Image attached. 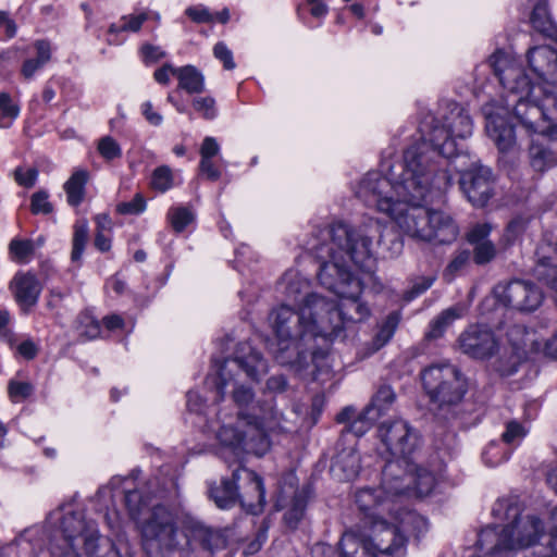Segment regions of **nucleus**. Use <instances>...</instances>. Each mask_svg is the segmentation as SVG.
<instances>
[{"instance_id": "1", "label": "nucleus", "mask_w": 557, "mask_h": 557, "mask_svg": "<svg viewBox=\"0 0 557 557\" xmlns=\"http://www.w3.org/2000/svg\"><path fill=\"white\" fill-rule=\"evenodd\" d=\"M382 170L386 173L369 172L358 185L356 196L366 206L388 215L403 234L416 240L449 245L458 238L460 227L450 211L422 206L433 193L451 186L450 170H419L421 177H410L405 168L389 163H382Z\"/></svg>"}, {"instance_id": "2", "label": "nucleus", "mask_w": 557, "mask_h": 557, "mask_svg": "<svg viewBox=\"0 0 557 557\" xmlns=\"http://www.w3.org/2000/svg\"><path fill=\"white\" fill-rule=\"evenodd\" d=\"M216 374L207 379V384L215 388V401L224 399L225 389L233 384L232 399L239 409L234 421H226L221 411L210 409L215 413L214 419H206L205 428L215 434L223 448L228 449L236 458L243 454L256 456L265 455L271 442L269 432H286L282 412L274 408H259L260 414L247 413L246 409H256L255 393L251 387L237 384L233 377L234 369H242L248 377L259 381L268 372L267 360L255 350L249 343L238 344L235 356L216 364Z\"/></svg>"}, {"instance_id": "3", "label": "nucleus", "mask_w": 557, "mask_h": 557, "mask_svg": "<svg viewBox=\"0 0 557 557\" xmlns=\"http://www.w3.org/2000/svg\"><path fill=\"white\" fill-rule=\"evenodd\" d=\"M283 283L286 299L297 309L282 304L269 315L276 338L274 358L296 372L307 370L312 363L313 379L320 380L331 368L326 351L315 349L313 342L318 337L327 339L333 330L330 320H324L322 314L327 305L323 295L310 290V281L297 272L285 273Z\"/></svg>"}, {"instance_id": "4", "label": "nucleus", "mask_w": 557, "mask_h": 557, "mask_svg": "<svg viewBox=\"0 0 557 557\" xmlns=\"http://www.w3.org/2000/svg\"><path fill=\"white\" fill-rule=\"evenodd\" d=\"M500 85L511 99L506 100L515 116L530 133L529 158L531 166L544 172L557 164V124L548 119L547 111L557 100L552 90L537 85L523 65L509 52L498 49L488 59Z\"/></svg>"}, {"instance_id": "5", "label": "nucleus", "mask_w": 557, "mask_h": 557, "mask_svg": "<svg viewBox=\"0 0 557 557\" xmlns=\"http://www.w3.org/2000/svg\"><path fill=\"white\" fill-rule=\"evenodd\" d=\"M472 119L457 102L447 101L440 117L424 120L420 136L405 151L403 160L393 165L406 169L410 177H419V170L442 172L450 170V160L458 156L457 139L472 135Z\"/></svg>"}, {"instance_id": "6", "label": "nucleus", "mask_w": 557, "mask_h": 557, "mask_svg": "<svg viewBox=\"0 0 557 557\" xmlns=\"http://www.w3.org/2000/svg\"><path fill=\"white\" fill-rule=\"evenodd\" d=\"M182 529L184 535L180 540L172 511L164 506H154L141 524L143 548L147 556L190 557V552L197 546L213 552L226 544L221 532L191 515L184 516Z\"/></svg>"}, {"instance_id": "7", "label": "nucleus", "mask_w": 557, "mask_h": 557, "mask_svg": "<svg viewBox=\"0 0 557 557\" xmlns=\"http://www.w3.org/2000/svg\"><path fill=\"white\" fill-rule=\"evenodd\" d=\"M492 513L504 524L484 528L476 542L492 555L513 557L518 550L536 545L544 536L543 521L534 515L523 516L517 498L498 499Z\"/></svg>"}, {"instance_id": "8", "label": "nucleus", "mask_w": 557, "mask_h": 557, "mask_svg": "<svg viewBox=\"0 0 557 557\" xmlns=\"http://www.w3.org/2000/svg\"><path fill=\"white\" fill-rule=\"evenodd\" d=\"M385 225L373 218L357 226L336 222L325 230V238L347 261L370 270L384 237Z\"/></svg>"}, {"instance_id": "9", "label": "nucleus", "mask_w": 557, "mask_h": 557, "mask_svg": "<svg viewBox=\"0 0 557 557\" xmlns=\"http://www.w3.org/2000/svg\"><path fill=\"white\" fill-rule=\"evenodd\" d=\"M421 379L431 405L443 417L462 401L468 391L467 377L449 362L431 364L422 371Z\"/></svg>"}, {"instance_id": "10", "label": "nucleus", "mask_w": 557, "mask_h": 557, "mask_svg": "<svg viewBox=\"0 0 557 557\" xmlns=\"http://www.w3.org/2000/svg\"><path fill=\"white\" fill-rule=\"evenodd\" d=\"M211 498L221 509L232 508L237 500L251 515H258L265 505L263 480L252 470L239 467L232 479H224L219 486L210 490Z\"/></svg>"}, {"instance_id": "11", "label": "nucleus", "mask_w": 557, "mask_h": 557, "mask_svg": "<svg viewBox=\"0 0 557 557\" xmlns=\"http://www.w3.org/2000/svg\"><path fill=\"white\" fill-rule=\"evenodd\" d=\"M377 436L386 451L392 456L383 468L385 482L395 483L404 466L410 460L419 446V433L406 420L384 421L379 425Z\"/></svg>"}, {"instance_id": "12", "label": "nucleus", "mask_w": 557, "mask_h": 557, "mask_svg": "<svg viewBox=\"0 0 557 557\" xmlns=\"http://www.w3.org/2000/svg\"><path fill=\"white\" fill-rule=\"evenodd\" d=\"M61 519L60 542L54 540L49 547L50 557H81L76 548L82 542L88 552L92 550L98 540V531L92 521H85L81 510H74L72 505H63L51 512L49 519ZM39 557H45L41 552Z\"/></svg>"}, {"instance_id": "13", "label": "nucleus", "mask_w": 557, "mask_h": 557, "mask_svg": "<svg viewBox=\"0 0 557 557\" xmlns=\"http://www.w3.org/2000/svg\"><path fill=\"white\" fill-rule=\"evenodd\" d=\"M363 285L361 281L350 282V287L345 289L346 293H339V302H335L323 296V301L327 305V310L323 312V319L332 323L330 326V337L332 341L338 337L348 323H358L367 320L371 310L369 306L360 299Z\"/></svg>"}, {"instance_id": "14", "label": "nucleus", "mask_w": 557, "mask_h": 557, "mask_svg": "<svg viewBox=\"0 0 557 557\" xmlns=\"http://www.w3.org/2000/svg\"><path fill=\"white\" fill-rule=\"evenodd\" d=\"M319 261L317 273L320 284L335 295L345 293L350 282L360 281L349 270L348 261L327 242L313 247Z\"/></svg>"}, {"instance_id": "15", "label": "nucleus", "mask_w": 557, "mask_h": 557, "mask_svg": "<svg viewBox=\"0 0 557 557\" xmlns=\"http://www.w3.org/2000/svg\"><path fill=\"white\" fill-rule=\"evenodd\" d=\"M438 480L437 475L429 469L418 466L412 458L410 466L403 467L395 483L385 482L383 476V486L388 491H394L398 496L412 493L418 497H425L431 495L438 484Z\"/></svg>"}, {"instance_id": "16", "label": "nucleus", "mask_w": 557, "mask_h": 557, "mask_svg": "<svg viewBox=\"0 0 557 557\" xmlns=\"http://www.w3.org/2000/svg\"><path fill=\"white\" fill-rule=\"evenodd\" d=\"M494 295L505 307L519 311H533L543 299L542 292L533 283L522 280H513L496 285Z\"/></svg>"}, {"instance_id": "17", "label": "nucleus", "mask_w": 557, "mask_h": 557, "mask_svg": "<svg viewBox=\"0 0 557 557\" xmlns=\"http://www.w3.org/2000/svg\"><path fill=\"white\" fill-rule=\"evenodd\" d=\"M508 339L513 349L520 356L527 357L529 354H540L557 359V331L545 341L540 339L536 332L528 330L523 325H513L508 331Z\"/></svg>"}, {"instance_id": "18", "label": "nucleus", "mask_w": 557, "mask_h": 557, "mask_svg": "<svg viewBox=\"0 0 557 557\" xmlns=\"http://www.w3.org/2000/svg\"><path fill=\"white\" fill-rule=\"evenodd\" d=\"M460 350L474 359H488L498 349V343L491 329L484 325H470L458 337Z\"/></svg>"}, {"instance_id": "19", "label": "nucleus", "mask_w": 557, "mask_h": 557, "mask_svg": "<svg viewBox=\"0 0 557 557\" xmlns=\"http://www.w3.org/2000/svg\"><path fill=\"white\" fill-rule=\"evenodd\" d=\"M460 188L474 207H484L493 195L492 172L480 166L462 172Z\"/></svg>"}, {"instance_id": "20", "label": "nucleus", "mask_w": 557, "mask_h": 557, "mask_svg": "<svg viewBox=\"0 0 557 557\" xmlns=\"http://www.w3.org/2000/svg\"><path fill=\"white\" fill-rule=\"evenodd\" d=\"M527 63L535 76V84L557 85V50L550 46L531 47L525 54Z\"/></svg>"}, {"instance_id": "21", "label": "nucleus", "mask_w": 557, "mask_h": 557, "mask_svg": "<svg viewBox=\"0 0 557 557\" xmlns=\"http://www.w3.org/2000/svg\"><path fill=\"white\" fill-rule=\"evenodd\" d=\"M398 496L394 491L383 486L371 488L363 487L356 492L355 500L358 508L371 519V522L383 517L385 511L393 512L394 497Z\"/></svg>"}, {"instance_id": "22", "label": "nucleus", "mask_w": 557, "mask_h": 557, "mask_svg": "<svg viewBox=\"0 0 557 557\" xmlns=\"http://www.w3.org/2000/svg\"><path fill=\"white\" fill-rule=\"evenodd\" d=\"M10 289L22 309L28 311L37 304L42 286L35 274L17 272L10 283Z\"/></svg>"}, {"instance_id": "23", "label": "nucleus", "mask_w": 557, "mask_h": 557, "mask_svg": "<svg viewBox=\"0 0 557 557\" xmlns=\"http://www.w3.org/2000/svg\"><path fill=\"white\" fill-rule=\"evenodd\" d=\"M133 478L122 479L119 476H114L111 479L109 486L112 490H117L124 486L125 506L128 510L131 518L133 520H138L140 515L148 507V504L151 498V492H147L146 490L139 487L131 488V485H133Z\"/></svg>"}, {"instance_id": "24", "label": "nucleus", "mask_w": 557, "mask_h": 557, "mask_svg": "<svg viewBox=\"0 0 557 557\" xmlns=\"http://www.w3.org/2000/svg\"><path fill=\"white\" fill-rule=\"evenodd\" d=\"M486 124L485 129L488 137L495 143L497 148L505 152L516 144L513 126L506 116L485 110Z\"/></svg>"}, {"instance_id": "25", "label": "nucleus", "mask_w": 557, "mask_h": 557, "mask_svg": "<svg viewBox=\"0 0 557 557\" xmlns=\"http://www.w3.org/2000/svg\"><path fill=\"white\" fill-rule=\"evenodd\" d=\"M360 471V456L354 448L343 449L335 457L331 472L341 481L355 479Z\"/></svg>"}, {"instance_id": "26", "label": "nucleus", "mask_w": 557, "mask_h": 557, "mask_svg": "<svg viewBox=\"0 0 557 557\" xmlns=\"http://www.w3.org/2000/svg\"><path fill=\"white\" fill-rule=\"evenodd\" d=\"M530 20L536 32L554 41H557V24L549 14L545 2L540 1L534 5Z\"/></svg>"}, {"instance_id": "27", "label": "nucleus", "mask_w": 557, "mask_h": 557, "mask_svg": "<svg viewBox=\"0 0 557 557\" xmlns=\"http://www.w3.org/2000/svg\"><path fill=\"white\" fill-rule=\"evenodd\" d=\"M396 400V394L389 385H382L372 397L370 405L364 409V417L379 419L391 410Z\"/></svg>"}, {"instance_id": "28", "label": "nucleus", "mask_w": 557, "mask_h": 557, "mask_svg": "<svg viewBox=\"0 0 557 557\" xmlns=\"http://www.w3.org/2000/svg\"><path fill=\"white\" fill-rule=\"evenodd\" d=\"M175 72L178 88L188 94H201L205 90V77L194 65L177 67Z\"/></svg>"}, {"instance_id": "29", "label": "nucleus", "mask_w": 557, "mask_h": 557, "mask_svg": "<svg viewBox=\"0 0 557 557\" xmlns=\"http://www.w3.org/2000/svg\"><path fill=\"white\" fill-rule=\"evenodd\" d=\"M465 309L461 306H454L443 310L436 318L430 322L429 331L425 336L428 339L440 338L446 329L457 319L463 315Z\"/></svg>"}, {"instance_id": "30", "label": "nucleus", "mask_w": 557, "mask_h": 557, "mask_svg": "<svg viewBox=\"0 0 557 557\" xmlns=\"http://www.w3.org/2000/svg\"><path fill=\"white\" fill-rule=\"evenodd\" d=\"M88 181V172L86 170H76L64 184L67 202L73 207H77L84 199L85 186Z\"/></svg>"}, {"instance_id": "31", "label": "nucleus", "mask_w": 557, "mask_h": 557, "mask_svg": "<svg viewBox=\"0 0 557 557\" xmlns=\"http://www.w3.org/2000/svg\"><path fill=\"white\" fill-rule=\"evenodd\" d=\"M399 320L400 317L398 312L394 311L387 315L372 339L371 352L377 351L391 341L398 326Z\"/></svg>"}, {"instance_id": "32", "label": "nucleus", "mask_w": 557, "mask_h": 557, "mask_svg": "<svg viewBox=\"0 0 557 557\" xmlns=\"http://www.w3.org/2000/svg\"><path fill=\"white\" fill-rule=\"evenodd\" d=\"M89 239V226L85 219L78 220L74 224V233L72 239V253L71 259L73 262H78L82 259L83 252Z\"/></svg>"}, {"instance_id": "33", "label": "nucleus", "mask_w": 557, "mask_h": 557, "mask_svg": "<svg viewBox=\"0 0 557 557\" xmlns=\"http://www.w3.org/2000/svg\"><path fill=\"white\" fill-rule=\"evenodd\" d=\"M307 505V497L305 492L295 491L290 504L284 513V521L290 529H295L298 522L302 519Z\"/></svg>"}, {"instance_id": "34", "label": "nucleus", "mask_w": 557, "mask_h": 557, "mask_svg": "<svg viewBox=\"0 0 557 557\" xmlns=\"http://www.w3.org/2000/svg\"><path fill=\"white\" fill-rule=\"evenodd\" d=\"M529 423L511 419L506 421L502 440L508 445H519L529 433Z\"/></svg>"}, {"instance_id": "35", "label": "nucleus", "mask_w": 557, "mask_h": 557, "mask_svg": "<svg viewBox=\"0 0 557 557\" xmlns=\"http://www.w3.org/2000/svg\"><path fill=\"white\" fill-rule=\"evenodd\" d=\"M20 106L8 92H0V128H9L20 115Z\"/></svg>"}, {"instance_id": "36", "label": "nucleus", "mask_w": 557, "mask_h": 557, "mask_svg": "<svg viewBox=\"0 0 557 557\" xmlns=\"http://www.w3.org/2000/svg\"><path fill=\"white\" fill-rule=\"evenodd\" d=\"M533 271L540 282L557 292V267L552 263L550 258H540Z\"/></svg>"}, {"instance_id": "37", "label": "nucleus", "mask_w": 557, "mask_h": 557, "mask_svg": "<svg viewBox=\"0 0 557 557\" xmlns=\"http://www.w3.org/2000/svg\"><path fill=\"white\" fill-rule=\"evenodd\" d=\"M150 17L149 13H140L138 15L123 16L120 23H113L109 27L110 35H116L122 32H138L145 21Z\"/></svg>"}, {"instance_id": "38", "label": "nucleus", "mask_w": 557, "mask_h": 557, "mask_svg": "<svg viewBox=\"0 0 557 557\" xmlns=\"http://www.w3.org/2000/svg\"><path fill=\"white\" fill-rule=\"evenodd\" d=\"M150 185L153 189L165 193L174 185V176L172 170L168 165H161L154 169L151 175Z\"/></svg>"}, {"instance_id": "39", "label": "nucleus", "mask_w": 557, "mask_h": 557, "mask_svg": "<svg viewBox=\"0 0 557 557\" xmlns=\"http://www.w3.org/2000/svg\"><path fill=\"white\" fill-rule=\"evenodd\" d=\"M9 248L13 259L21 263L28 262L35 250L34 243L29 239H12Z\"/></svg>"}, {"instance_id": "40", "label": "nucleus", "mask_w": 557, "mask_h": 557, "mask_svg": "<svg viewBox=\"0 0 557 557\" xmlns=\"http://www.w3.org/2000/svg\"><path fill=\"white\" fill-rule=\"evenodd\" d=\"M169 220L175 232H183L193 222V212L184 207L171 208L168 213Z\"/></svg>"}, {"instance_id": "41", "label": "nucleus", "mask_w": 557, "mask_h": 557, "mask_svg": "<svg viewBox=\"0 0 557 557\" xmlns=\"http://www.w3.org/2000/svg\"><path fill=\"white\" fill-rule=\"evenodd\" d=\"M470 261V251L467 249L457 251L444 271V277L451 281Z\"/></svg>"}, {"instance_id": "42", "label": "nucleus", "mask_w": 557, "mask_h": 557, "mask_svg": "<svg viewBox=\"0 0 557 557\" xmlns=\"http://www.w3.org/2000/svg\"><path fill=\"white\" fill-rule=\"evenodd\" d=\"M97 149L100 156L107 161H112L122 157L121 146L111 136L100 138Z\"/></svg>"}, {"instance_id": "43", "label": "nucleus", "mask_w": 557, "mask_h": 557, "mask_svg": "<svg viewBox=\"0 0 557 557\" xmlns=\"http://www.w3.org/2000/svg\"><path fill=\"white\" fill-rule=\"evenodd\" d=\"M496 246L493 242H482L473 246V259L476 264H486L491 262L496 256Z\"/></svg>"}, {"instance_id": "44", "label": "nucleus", "mask_w": 557, "mask_h": 557, "mask_svg": "<svg viewBox=\"0 0 557 557\" xmlns=\"http://www.w3.org/2000/svg\"><path fill=\"white\" fill-rule=\"evenodd\" d=\"M9 396L12 401L18 403L29 397L34 386L29 382L10 381L8 386Z\"/></svg>"}, {"instance_id": "45", "label": "nucleus", "mask_w": 557, "mask_h": 557, "mask_svg": "<svg viewBox=\"0 0 557 557\" xmlns=\"http://www.w3.org/2000/svg\"><path fill=\"white\" fill-rule=\"evenodd\" d=\"M193 107L206 120H213L218 115V111L215 108V101L211 97L195 98L193 100Z\"/></svg>"}, {"instance_id": "46", "label": "nucleus", "mask_w": 557, "mask_h": 557, "mask_svg": "<svg viewBox=\"0 0 557 557\" xmlns=\"http://www.w3.org/2000/svg\"><path fill=\"white\" fill-rule=\"evenodd\" d=\"M491 232L492 225L490 223H478L467 233V240L472 246L479 245L482 242H488Z\"/></svg>"}, {"instance_id": "47", "label": "nucleus", "mask_w": 557, "mask_h": 557, "mask_svg": "<svg viewBox=\"0 0 557 557\" xmlns=\"http://www.w3.org/2000/svg\"><path fill=\"white\" fill-rule=\"evenodd\" d=\"M146 210V200L140 194H136L129 201L120 202L116 211L121 214H140Z\"/></svg>"}, {"instance_id": "48", "label": "nucleus", "mask_w": 557, "mask_h": 557, "mask_svg": "<svg viewBox=\"0 0 557 557\" xmlns=\"http://www.w3.org/2000/svg\"><path fill=\"white\" fill-rule=\"evenodd\" d=\"M527 220L522 218H516L512 221H510L504 234V238L507 242V244L515 243L527 230Z\"/></svg>"}, {"instance_id": "49", "label": "nucleus", "mask_w": 557, "mask_h": 557, "mask_svg": "<svg viewBox=\"0 0 557 557\" xmlns=\"http://www.w3.org/2000/svg\"><path fill=\"white\" fill-rule=\"evenodd\" d=\"M17 25L8 11H0V38L9 40L15 37Z\"/></svg>"}, {"instance_id": "50", "label": "nucleus", "mask_w": 557, "mask_h": 557, "mask_svg": "<svg viewBox=\"0 0 557 557\" xmlns=\"http://www.w3.org/2000/svg\"><path fill=\"white\" fill-rule=\"evenodd\" d=\"M213 55L223 63L225 70L231 71L235 69L236 64L234 62L233 52L224 42L219 41L214 45Z\"/></svg>"}, {"instance_id": "51", "label": "nucleus", "mask_w": 557, "mask_h": 557, "mask_svg": "<svg viewBox=\"0 0 557 557\" xmlns=\"http://www.w3.org/2000/svg\"><path fill=\"white\" fill-rule=\"evenodd\" d=\"M30 209H32V212L35 214L50 213L52 211V206L48 200V194L42 190L35 193L32 196Z\"/></svg>"}, {"instance_id": "52", "label": "nucleus", "mask_w": 557, "mask_h": 557, "mask_svg": "<svg viewBox=\"0 0 557 557\" xmlns=\"http://www.w3.org/2000/svg\"><path fill=\"white\" fill-rule=\"evenodd\" d=\"M186 15L195 23H213L214 15L203 5L189 7L185 11Z\"/></svg>"}, {"instance_id": "53", "label": "nucleus", "mask_w": 557, "mask_h": 557, "mask_svg": "<svg viewBox=\"0 0 557 557\" xmlns=\"http://www.w3.org/2000/svg\"><path fill=\"white\" fill-rule=\"evenodd\" d=\"M546 542L541 550L537 553L539 557H557V528H554L546 535Z\"/></svg>"}, {"instance_id": "54", "label": "nucleus", "mask_w": 557, "mask_h": 557, "mask_svg": "<svg viewBox=\"0 0 557 557\" xmlns=\"http://www.w3.org/2000/svg\"><path fill=\"white\" fill-rule=\"evenodd\" d=\"M435 276H421L412 284L407 293V299L411 300L428 290L434 283Z\"/></svg>"}, {"instance_id": "55", "label": "nucleus", "mask_w": 557, "mask_h": 557, "mask_svg": "<svg viewBox=\"0 0 557 557\" xmlns=\"http://www.w3.org/2000/svg\"><path fill=\"white\" fill-rule=\"evenodd\" d=\"M187 408L189 411L195 412L197 414H206L208 406L206 405L203 398L194 391L187 393Z\"/></svg>"}, {"instance_id": "56", "label": "nucleus", "mask_w": 557, "mask_h": 557, "mask_svg": "<svg viewBox=\"0 0 557 557\" xmlns=\"http://www.w3.org/2000/svg\"><path fill=\"white\" fill-rule=\"evenodd\" d=\"M38 172L36 169L30 168L27 170L16 169L15 170V180L16 182L24 187H32L35 185L37 180Z\"/></svg>"}, {"instance_id": "57", "label": "nucleus", "mask_w": 557, "mask_h": 557, "mask_svg": "<svg viewBox=\"0 0 557 557\" xmlns=\"http://www.w3.org/2000/svg\"><path fill=\"white\" fill-rule=\"evenodd\" d=\"M375 420L376 419H369L368 417H364L363 410L350 424V431L357 436H361L371 428Z\"/></svg>"}, {"instance_id": "58", "label": "nucleus", "mask_w": 557, "mask_h": 557, "mask_svg": "<svg viewBox=\"0 0 557 557\" xmlns=\"http://www.w3.org/2000/svg\"><path fill=\"white\" fill-rule=\"evenodd\" d=\"M140 111L149 124L153 126H160L162 124L163 116L153 110L151 101H145L140 107Z\"/></svg>"}, {"instance_id": "59", "label": "nucleus", "mask_w": 557, "mask_h": 557, "mask_svg": "<svg viewBox=\"0 0 557 557\" xmlns=\"http://www.w3.org/2000/svg\"><path fill=\"white\" fill-rule=\"evenodd\" d=\"M141 53L145 63H156L165 57V52L160 47L149 44L141 47Z\"/></svg>"}, {"instance_id": "60", "label": "nucleus", "mask_w": 557, "mask_h": 557, "mask_svg": "<svg viewBox=\"0 0 557 557\" xmlns=\"http://www.w3.org/2000/svg\"><path fill=\"white\" fill-rule=\"evenodd\" d=\"M220 152V146L214 137L207 136L203 138L200 147L201 158L212 159Z\"/></svg>"}, {"instance_id": "61", "label": "nucleus", "mask_w": 557, "mask_h": 557, "mask_svg": "<svg viewBox=\"0 0 557 557\" xmlns=\"http://www.w3.org/2000/svg\"><path fill=\"white\" fill-rule=\"evenodd\" d=\"M199 170L210 181H216L221 176L220 170L214 165L212 159L209 158H201Z\"/></svg>"}, {"instance_id": "62", "label": "nucleus", "mask_w": 557, "mask_h": 557, "mask_svg": "<svg viewBox=\"0 0 557 557\" xmlns=\"http://www.w3.org/2000/svg\"><path fill=\"white\" fill-rule=\"evenodd\" d=\"M176 70L177 67H174L172 64L165 63L154 71L153 77L157 83L161 85H168L170 83L171 76L176 77Z\"/></svg>"}, {"instance_id": "63", "label": "nucleus", "mask_w": 557, "mask_h": 557, "mask_svg": "<svg viewBox=\"0 0 557 557\" xmlns=\"http://www.w3.org/2000/svg\"><path fill=\"white\" fill-rule=\"evenodd\" d=\"M81 322L86 324V330L82 332V335L88 339H94L99 336L100 324L98 321L87 314H84L81 317Z\"/></svg>"}, {"instance_id": "64", "label": "nucleus", "mask_w": 557, "mask_h": 557, "mask_svg": "<svg viewBox=\"0 0 557 557\" xmlns=\"http://www.w3.org/2000/svg\"><path fill=\"white\" fill-rule=\"evenodd\" d=\"M35 49H36V59L42 62L44 64H47L51 59V45L47 40H37L35 42Z\"/></svg>"}]
</instances>
